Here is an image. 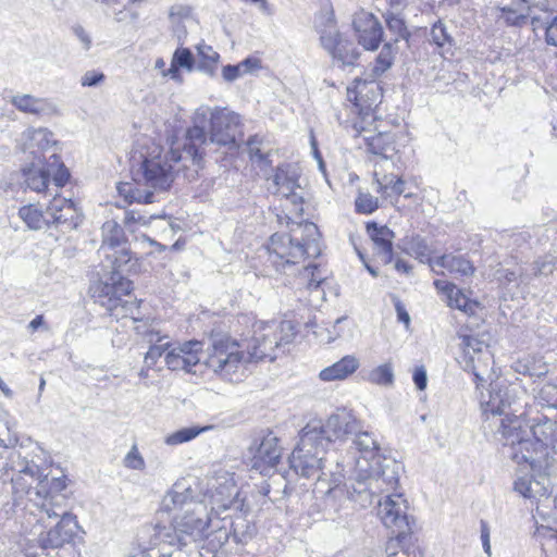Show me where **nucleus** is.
Listing matches in <instances>:
<instances>
[{
  "mask_svg": "<svg viewBox=\"0 0 557 557\" xmlns=\"http://www.w3.org/2000/svg\"><path fill=\"white\" fill-rule=\"evenodd\" d=\"M238 334L234 323L230 332H210L209 344L202 361L205 368L219 379L236 382L250 364L273 361L277 350L293 343L296 331L288 321H261L253 323L250 337Z\"/></svg>",
  "mask_w": 557,
  "mask_h": 557,
  "instance_id": "f257e3e1",
  "label": "nucleus"
},
{
  "mask_svg": "<svg viewBox=\"0 0 557 557\" xmlns=\"http://www.w3.org/2000/svg\"><path fill=\"white\" fill-rule=\"evenodd\" d=\"M497 431L511 459L531 469L546 463L557 443V422L535 405H527L520 414H503Z\"/></svg>",
  "mask_w": 557,
  "mask_h": 557,
  "instance_id": "f03ea898",
  "label": "nucleus"
},
{
  "mask_svg": "<svg viewBox=\"0 0 557 557\" xmlns=\"http://www.w3.org/2000/svg\"><path fill=\"white\" fill-rule=\"evenodd\" d=\"M207 141L206 131L194 125L185 133L182 150L172 147L165 151L154 146L143 158L139 165L145 185L156 191H166L180 172L188 178L198 177L205 166Z\"/></svg>",
  "mask_w": 557,
  "mask_h": 557,
  "instance_id": "7ed1b4c3",
  "label": "nucleus"
},
{
  "mask_svg": "<svg viewBox=\"0 0 557 557\" xmlns=\"http://www.w3.org/2000/svg\"><path fill=\"white\" fill-rule=\"evenodd\" d=\"M287 231L273 233L252 258L251 267L261 276L285 274L321 253L320 233L312 222H287Z\"/></svg>",
  "mask_w": 557,
  "mask_h": 557,
  "instance_id": "20e7f679",
  "label": "nucleus"
},
{
  "mask_svg": "<svg viewBox=\"0 0 557 557\" xmlns=\"http://www.w3.org/2000/svg\"><path fill=\"white\" fill-rule=\"evenodd\" d=\"M354 131L363 138L367 152L382 159L399 157L411 140L403 124L385 117H377L367 124L361 121Z\"/></svg>",
  "mask_w": 557,
  "mask_h": 557,
  "instance_id": "39448f33",
  "label": "nucleus"
},
{
  "mask_svg": "<svg viewBox=\"0 0 557 557\" xmlns=\"http://www.w3.org/2000/svg\"><path fill=\"white\" fill-rule=\"evenodd\" d=\"M133 290L134 285L131 280L113 272L109 282H99L91 287V296L116 321L123 319L139 321L141 300L134 296Z\"/></svg>",
  "mask_w": 557,
  "mask_h": 557,
  "instance_id": "423d86ee",
  "label": "nucleus"
},
{
  "mask_svg": "<svg viewBox=\"0 0 557 557\" xmlns=\"http://www.w3.org/2000/svg\"><path fill=\"white\" fill-rule=\"evenodd\" d=\"M407 500L401 494H392L380 503L379 516L383 525L389 531L385 543L387 555H397L401 549L409 555V545L413 542V519L406 512Z\"/></svg>",
  "mask_w": 557,
  "mask_h": 557,
  "instance_id": "0eeeda50",
  "label": "nucleus"
},
{
  "mask_svg": "<svg viewBox=\"0 0 557 557\" xmlns=\"http://www.w3.org/2000/svg\"><path fill=\"white\" fill-rule=\"evenodd\" d=\"M20 173L25 188L41 195L48 193L50 182L55 187L63 188L72 178L69 168L55 153L48 160L36 159L24 164Z\"/></svg>",
  "mask_w": 557,
  "mask_h": 557,
  "instance_id": "6e6552de",
  "label": "nucleus"
},
{
  "mask_svg": "<svg viewBox=\"0 0 557 557\" xmlns=\"http://www.w3.org/2000/svg\"><path fill=\"white\" fill-rule=\"evenodd\" d=\"M346 99L349 103L351 117L349 126L354 131L359 122L367 124L379 116L376 109L383 99V89L375 81L357 78L347 87Z\"/></svg>",
  "mask_w": 557,
  "mask_h": 557,
  "instance_id": "1a4fd4ad",
  "label": "nucleus"
},
{
  "mask_svg": "<svg viewBox=\"0 0 557 557\" xmlns=\"http://www.w3.org/2000/svg\"><path fill=\"white\" fill-rule=\"evenodd\" d=\"M77 530L76 517L64 513L53 528L39 537V552L35 557H76L78 552L73 541Z\"/></svg>",
  "mask_w": 557,
  "mask_h": 557,
  "instance_id": "9d476101",
  "label": "nucleus"
},
{
  "mask_svg": "<svg viewBox=\"0 0 557 557\" xmlns=\"http://www.w3.org/2000/svg\"><path fill=\"white\" fill-rule=\"evenodd\" d=\"M244 134L239 116L225 109H215L210 116L211 141L237 150Z\"/></svg>",
  "mask_w": 557,
  "mask_h": 557,
  "instance_id": "9b49d317",
  "label": "nucleus"
},
{
  "mask_svg": "<svg viewBox=\"0 0 557 557\" xmlns=\"http://www.w3.org/2000/svg\"><path fill=\"white\" fill-rule=\"evenodd\" d=\"M165 350L164 363L169 370L195 373V367L201 361L203 343L198 339L183 343L165 342Z\"/></svg>",
  "mask_w": 557,
  "mask_h": 557,
  "instance_id": "f8f14e48",
  "label": "nucleus"
},
{
  "mask_svg": "<svg viewBox=\"0 0 557 557\" xmlns=\"http://www.w3.org/2000/svg\"><path fill=\"white\" fill-rule=\"evenodd\" d=\"M433 285L436 292L444 297L449 309L458 310L469 318L475 317L482 311L483 305L478 298L473 297L472 289L458 287L447 280H435Z\"/></svg>",
  "mask_w": 557,
  "mask_h": 557,
  "instance_id": "ddd939ff",
  "label": "nucleus"
},
{
  "mask_svg": "<svg viewBox=\"0 0 557 557\" xmlns=\"http://www.w3.org/2000/svg\"><path fill=\"white\" fill-rule=\"evenodd\" d=\"M319 443L312 438H302L294 448L289 463L290 468L304 478L318 475L323 469L322 458L319 457Z\"/></svg>",
  "mask_w": 557,
  "mask_h": 557,
  "instance_id": "4468645a",
  "label": "nucleus"
},
{
  "mask_svg": "<svg viewBox=\"0 0 557 557\" xmlns=\"http://www.w3.org/2000/svg\"><path fill=\"white\" fill-rule=\"evenodd\" d=\"M358 44L368 51H375L383 41V27L377 17L369 12L357 13L352 21Z\"/></svg>",
  "mask_w": 557,
  "mask_h": 557,
  "instance_id": "2eb2a0df",
  "label": "nucleus"
},
{
  "mask_svg": "<svg viewBox=\"0 0 557 557\" xmlns=\"http://www.w3.org/2000/svg\"><path fill=\"white\" fill-rule=\"evenodd\" d=\"M461 347L466 366L469 367L473 373L476 384L484 381L482 376L493 364V358L488 350H483V343L471 335H463L461 337Z\"/></svg>",
  "mask_w": 557,
  "mask_h": 557,
  "instance_id": "dca6fc26",
  "label": "nucleus"
},
{
  "mask_svg": "<svg viewBox=\"0 0 557 557\" xmlns=\"http://www.w3.org/2000/svg\"><path fill=\"white\" fill-rule=\"evenodd\" d=\"M355 445L360 456L358 462L364 461L367 466L363 470L368 476L383 475V461L385 456L382 454L381 448L374 437L367 433H359L356 436Z\"/></svg>",
  "mask_w": 557,
  "mask_h": 557,
  "instance_id": "f3484780",
  "label": "nucleus"
},
{
  "mask_svg": "<svg viewBox=\"0 0 557 557\" xmlns=\"http://www.w3.org/2000/svg\"><path fill=\"white\" fill-rule=\"evenodd\" d=\"M51 225H65L70 230L76 228L82 222V213L72 199L60 195L53 196L48 203Z\"/></svg>",
  "mask_w": 557,
  "mask_h": 557,
  "instance_id": "a211bd4d",
  "label": "nucleus"
},
{
  "mask_svg": "<svg viewBox=\"0 0 557 557\" xmlns=\"http://www.w3.org/2000/svg\"><path fill=\"white\" fill-rule=\"evenodd\" d=\"M366 230L374 244L375 256L380 263L386 265L393 261L394 233L386 225L371 221L366 223Z\"/></svg>",
  "mask_w": 557,
  "mask_h": 557,
  "instance_id": "6ab92c4d",
  "label": "nucleus"
},
{
  "mask_svg": "<svg viewBox=\"0 0 557 557\" xmlns=\"http://www.w3.org/2000/svg\"><path fill=\"white\" fill-rule=\"evenodd\" d=\"M282 458V448L275 437H264L252 457V468L265 475Z\"/></svg>",
  "mask_w": 557,
  "mask_h": 557,
  "instance_id": "aec40b11",
  "label": "nucleus"
},
{
  "mask_svg": "<svg viewBox=\"0 0 557 557\" xmlns=\"http://www.w3.org/2000/svg\"><path fill=\"white\" fill-rule=\"evenodd\" d=\"M165 337L166 336L158 337L157 343L151 345L145 354L144 364L138 375L146 385L152 383L162 371L160 359L161 357L165 358L166 355L165 343H162V339Z\"/></svg>",
  "mask_w": 557,
  "mask_h": 557,
  "instance_id": "412c9836",
  "label": "nucleus"
},
{
  "mask_svg": "<svg viewBox=\"0 0 557 557\" xmlns=\"http://www.w3.org/2000/svg\"><path fill=\"white\" fill-rule=\"evenodd\" d=\"M321 41L323 47L344 64H354L358 60L359 53L354 44L341 34L322 36Z\"/></svg>",
  "mask_w": 557,
  "mask_h": 557,
  "instance_id": "4be33fe9",
  "label": "nucleus"
},
{
  "mask_svg": "<svg viewBox=\"0 0 557 557\" xmlns=\"http://www.w3.org/2000/svg\"><path fill=\"white\" fill-rule=\"evenodd\" d=\"M434 267L448 271V273L458 277H470L475 273V265L465 255L444 253L433 261Z\"/></svg>",
  "mask_w": 557,
  "mask_h": 557,
  "instance_id": "5701e85b",
  "label": "nucleus"
},
{
  "mask_svg": "<svg viewBox=\"0 0 557 557\" xmlns=\"http://www.w3.org/2000/svg\"><path fill=\"white\" fill-rule=\"evenodd\" d=\"M360 367L359 359L354 355H346L333 364L322 369L319 379L323 382L344 381L351 376Z\"/></svg>",
  "mask_w": 557,
  "mask_h": 557,
  "instance_id": "b1692460",
  "label": "nucleus"
},
{
  "mask_svg": "<svg viewBox=\"0 0 557 557\" xmlns=\"http://www.w3.org/2000/svg\"><path fill=\"white\" fill-rule=\"evenodd\" d=\"M17 215L22 222L33 231H39L51 226V216L48 214V207L44 209L39 202L21 206L18 208Z\"/></svg>",
  "mask_w": 557,
  "mask_h": 557,
  "instance_id": "393cba45",
  "label": "nucleus"
},
{
  "mask_svg": "<svg viewBox=\"0 0 557 557\" xmlns=\"http://www.w3.org/2000/svg\"><path fill=\"white\" fill-rule=\"evenodd\" d=\"M374 181L377 185L376 193L384 198L393 196L398 198L401 195L405 197L410 196L405 193L406 181L399 175L375 171Z\"/></svg>",
  "mask_w": 557,
  "mask_h": 557,
  "instance_id": "a878e982",
  "label": "nucleus"
},
{
  "mask_svg": "<svg viewBox=\"0 0 557 557\" xmlns=\"http://www.w3.org/2000/svg\"><path fill=\"white\" fill-rule=\"evenodd\" d=\"M299 288L312 292L327 280L326 270L318 263H308L296 275Z\"/></svg>",
  "mask_w": 557,
  "mask_h": 557,
  "instance_id": "bb28decb",
  "label": "nucleus"
},
{
  "mask_svg": "<svg viewBox=\"0 0 557 557\" xmlns=\"http://www.w3.org/2000/svg\"><path fill=\"white\" fill-rule=\"evenodd\" d=\"M195 65V59L188 48H177L172 57L171 65L168 70L162 72L163 76H170L172 79L182 83L183 76L181 69L191 71Z\"/></svg>",
  "mask_w": 557,
  "mask_h": 557,
  "instance_id": "cd10ccee",
  "label": "nucleus"
},
{
  "mask_svg": "<svg viewBox=\"0 0 557 557\" xmlns=\"http://www.w3.org/2000/svg\"><path fill=\"white\" fill-rule=\"evenodd\" d=\"M531 9L524 0L513 1L510 5L500 9L499 18L509 26H522L528 23Z\"/></svg>",
  "mask_w": 557,
  "mask_h": 557,
  "instance_id": "c85d7f7f",
  "label": "nucleus"
},
{
  "mask_svg": "<svg viewBox=\"0 0 557 557\" xmlns=\"http://www.w3.org/2000/svg\"><path fill=\"white\" fill-rule=\"evenodd\" d=\"M117 191L127 203H152L154 195L152 190H144L136 183L123 182L117 185Z\"/></svg>",
  "mask_w": 557,
  "mask_h": 557,
  "instance_id": "c756f323",
  "label": "nucleus"
},
{
  "mask_svg": "<svg viewBox=\"0 0 557 557\" xmlns=\"http://www.w3.org/2000/svg\"><path fill=\"white\" fill-rule=\"evenodd\" d=\"M11 104L18 111L40 115L48 107L46 99L37 98L32 95H16L11 98Z\"/></svg>",
  "mask_w": 557,
  "mask_h": 557,
  "instance_id": "7c9ffc66",
  "label": "nucleus"
},
{
  "mask_svg": "<svg viewBox=\"0 0 557 557\" xmlns=\"http://www.w3.org/2000/svg\"><path fill=\"white\" fill-rule=\"evenodd\" d=\"M387 29L395 35L394 42L399 40L409 41L411 33L408 29L405 20L394 12H387L383 15Z\"/></svg>",
  "mask_w": 557,
  "mask_h": 557,
  "instance_id": "2f4dec72",
  "label": "nucleus"
},
{
  "mask_svg": "<svg viewBox=\"0 0 557 557\" xmlns=\"http://www.w3.org/2000/svg\"><path fill=\"white\" fill-rule=\"evenodd\" d=\"M396 55V49L393 42H386L383 45L381 52L375 58L372 72L375 76H380L385 73L394 63Z\"/></svg>",
  "mask_w": 557,
  "mask_h": 557,
  "instance_id": "473e14b6",
  "label": "nucleus"
},
{
  "mask_svg": "<svg viewBox=\"0 0 557 557\" xmlns=\"http://www.w3.org/2000/svg\"><path fill=\"white\" fill-rule=\"evenodd\" d=\"M379 209V199L370 193L359 191L355 199V211L359 214H371Z\"/></svg>",
  "mask_w": 557,
  "mask_h": 557,
  "instance_id": "72a5a7b5",
  "label": "nucleus"
},
{
  "mask_svg": "<svg viewBox=\"0 0 557 557\" xmlns=\"http://www.w3.org/2000/svg\"><path fill=\"white\" fill-rule=\"evenodd\" d=\"M208 429H209V426H205V428L193 426V428L181 429V430L170 434L166 437V444L178 445V444L189 442V441L194 440L196 436H198L201 432H203Z\"/></svg>",
  "mask_w": 557,
  "mask_h": 557,
  "instance_id": "f704fd0d",
  "label": "nucleus"
},
{
  "mask_svg": "<svg viewBox=\"0 0 557 557\" xmlns=\"http://www.w3.org/2000/svg\"><path fill=\"white\" fill-rule=\"evenodd\" d=\"M369 381L376 385H391L394 381L393 367L391 363H384L374 368L369 373Z\"/></svg>",
  "mask_w": 557,
  "mask_h": 557,
  "instance_id": "c9c22d12",
  "label": "nucleus"
},
{
  "mask_svg": "<svg viewBox=\"0 0 557 557\" xmlns=\"http://www.w3.org/2000/svg\"><path fill=\"white\" fill-rule=\"evenodd\" d=\"M219 59V53L213 51L210 47L207 48V51L200 50L199 69L207 71L209 73H213L216 70Z\"/></svg>",
  "mask_w": 557,
  "mask_h": 557,
  "instance_id": "e433bc0d",
  "label": "nucleus"
},
{
  "mask_svg": "<svg viewBox=\"0 0 557 557\" xmlns=\"http://www.w3.org/2000/svg\"><path fill=\"white\" fill-rule=\"evenodd\" d=\"M431 37L432 42L440 48L444 47L446 44L451 42V39L447 34L445 26L441 22H437L432 26Z\"/></svg>",
  "mask_w": 557,
  "mask_h": 557,
  "instance_id": "4c0bfd02",
  "label": "nucleus"
},
{
  "mask_svg": "<svg viewBox=\"0 0 557 557\" xmlns=\"http://www.w3.org/2000/svg\"><path fill=\"white\" fill-rule=\"evenodd\" d=\"M124 466L133 470H141L145 467V461L138 451L136 445H134L124 458Z\"/></svg>",
  "mask_w": 557,
  "mask_h": 557,
  "instance_id": "58836bf2",
  "label": "nucleus"
},
{
  "mask_svg": "<svg viewBox=\"0 0 557 557\" xmlns=\"http://www.w3.org/2000/svg\"><path fill=\"white\" fill-rule=\"evenodd\" d=\"M544 40L547 46L557 48V14L549 18L545 25Z\"/></svg>",
  "mask_w": 557,
  "mask_h": 557,
  "instance_id": "ea45409f",
  "label": "nucleus"
},
{
  "mask_svg": "<svg viewBox=\"0 0 557 557\" xmlns=\"http://www.w3.org/2000/svg\"><path fill=\"white\" fill-rule=\"evenodd\" d=\"M123 243H126V238L123 230L119 226H115L112 235L103 240V245H107L111 249L119 247Z\"/></svg>",
  "mask_w": 557,
  "mask_h": 557,
  "instance_id": "a19ab883",
  "label": "nucleus"
},
{
  "mask_svg": "<svg viewBox=\"0 0 557 557\" xmlns=\"http://www.w3.org/2000/svg\"><path fill=\"white\" fill-rule=\"evenodd\" d=\"M104 75L98 71H89L82 77V85L85 87H91L103 82Z\"/></svg>",
  "mask_w": 557,
  "mask_h": 557,
  "instance_id": "79ce46f5",
  "label": "nucleus"
},
{
  "mask_svg": "<svg viewBox=\"0 0 557 557\" xmlns=\"http://www.w3.org/2000/svg\"><path fill=\"white\" fill-rule=\"evenodd\" d=\"M515 491L525 498L532 497L531 480L528 478H519L515 482Z\"/></svg>",
  "mask_w": 557,
  "mask_h": 557,
  "instance_id": "37998d69",
  "label": "nucleus"
},
{
  "mask_svg": "<svg viewBox=\"0 0 557 557\" xmlns=\"http://www.w3.org/2000/svg\"><path fill=\"white\" fill-rule=\"evenodd\" d=\"M222 74H223V77L225 81L227 82H233L235 81L236 78L240 77L242 75H244V71L240 66V64H236V65H226L223 67L222 70Z\"/></svg>",
  "mask_w": 557,
  "mask_h": 557,
  "instance_id": "c03bdc74",
  "label": "nucleus"
},
{
  "mask_svg": "<svg viewBox=\"0 0 557 557\" xmlns=\"http://www.w3.org/2000/svg\"><path fill=\"white\" fill-rule=\"evenodd\" d=\"M245 74L253 73L261 69V60L257 57H248L242 62H239Z\"/></svg>",
  "mask_w": 557,
  "mask_h": 557,
  "instance_id": "a18cd8bd",
  "label": "nucleus"
},
{
  "mask_svg": "<svg viewBox=\"0 0 557 557\" xmlns=\"http://www.w3.org/2000/svg\"><path fill=\"white\" fill-rule=\"evenodd\" d=\"M48 482V479L45 478L40 483ZM49 488L46 491L47 495L52 494L53 492H61L66 487L64 478H54L49 483H47Z\"/></svg>",
  "mask_w": 557,
  "mask_h": 557,
  "instance_id": "49530a36",
  "label": "nucleus"
},
{
  "mask_svg": "<svg viewBox=\"0 0 557 557\" xmlns=\"http://www.w3.org/2000/svg\"><path fill=\"white\" fill-rule=\"evenodd\" d=\"M413 382L420 391H423L426 387L428 380L423 367H419L414 370Z\"/></svg>",
  "mask_w": 557,
  "mask_h": 557,
  "instance_id": "de8ad7c7",
  "label": "nucleus"
},
{
  "mask_svg": "<svg viewBox=\"0 0 557 557\" xmlns=\"http://www.w3.org/2000/svg\"><path fill=\"white\" fill-rule=\"evenodd\" d=\"M395 308L398 320L403 322L406 326H408L410 323V317L400 300H396Z\"/></svg>",
  "mask_w": 557,
  "mask_h": 557,
  "instance_id": "09e8293b",
  "label": "nucleus"
},
{
  "mask_svg": "<svg viewBox=\"0 0 557 557\" xmlns=\"http://www.w3.org/2000/svg\"><path fill=\"white\" fill-rule=\"evenodd\" d=\"M481 540L483 543V547L486 553L490 552L491 545H490V530L487 528V524L482 521L481 523Z\"/></svg>",
  "mask_w": 557,
  "mask_h": 557,
  "instance_id": "8fccbe9b",
  "label": "nucleus"
},
{
  "mask_svg": "<svg viewBox=\"0 0 557 557\" xmlns=\"http://www.w3.org/2000/svg\"><path fill=\"white\" fill-rule=\"evenodd\" d=\"M232 323H234L236 325V327L238 329V334H235V336L239 337V334H244V336L250 337L252 335V333L250 335H248L244 332V330H246V326H243V323L240 322V320L238 318L231 320L228 327L232 325ZM252 331H253V329L251 330V332Z\"/></svg>",
  "mask_w": 557,
  "mask_h": 557,
  "instance_id": "3c124183",
  "label": "nucleus"
},
{
  "mask_svg": "<svg viewBox=\"0 0 557 557\" xmlns=\"http://www.w3.org/2000/svg\"><path fill=\"white\" fill-rule=\"evenodd\" d=\"M395 268L399 272L408 273L411 270V267L404 260L398 259L395 262Z\"/></svg>",
  "mask_w": 557,
  "mask_h": 557,
  "instance_id": "603ef678",
  "label": "nucleus"
},
{
  "mask_svg": "<svg viewBox=\"0 0 557 557\" xmlns=\"http://www.w3.org/2000/svg\"><path fill=\"white\" fill-rule=\"evenodd\" d=\"M44 322V318L42 315H37L35 317L30 323H29V327L33 330V331H36Z\"/></svg>",
  "mask_w": 557,
  "mask_h": 557,
  "instance_id": "864d4df0",
  "label": "nucleus"
},
{
  "mask_svg": "<svg viewBox=\"0 0 557 557\" xmlns=\"http://www.w3.org/2000/svg\"><path fill=\"white\" fill-rule=\"evenodd\" d=\"M141 220V218H136L135 216V212L134 211H129L126 213V216H125V224H131V223H135V222H139Z\"/></svg>",
  "mask_w": 557,
  "mask_h": 557,
  "instance_id": "5fc2aeb1",
  "label": "nucleus"
},
{
  "mask_svg": "<svg viewBox=\"0 0 557 557\" xmlns=\"http://www.w3.org/2000/svg\"><path fill=\"white\" fill-rule=\"evenodd\" d=\"M0 391L5 396H11L12 395V391L8 387V385L3 382V380L1 377H0Z\"/></svg>",
  "mask_w": 557,
  "mask_h": 557,
  "instance_id": "6e6d98bb",
  "label": "nucleus"
},
{
  "mask_svg": "<svg viewBox=\"0 0 557 557\" xmlns=\"http://www.w3.org/2000/svg\"><path fill=\"white\" fill-rule=\"evenodd\" d=\"M164 65H165V62H164V60H163V59H161V58H160V59H158V60L156 61V67L163 69V67H164Z\"/></svg>",
  "mask_w": 557,
  "mask_h": 557,
  "instance_id": "4d7b16f0",
  "label": "nucleus"
},
{
  "mask_svg": "<svg viewBox=\"0 0 557 557\" xmlns=\"http://www.w3.org/2000/svg\"><path fill=\"white\" fill-rule=\"evenodd\" d=\"M278 180H280V175H278V173H275V176H274V183H275L276 185H278V184H280Z\"/></svg>",
  "mask_w": 557,
  "mask_h": 557,
  "instance_id": "13d9d810",
  "label": "nucleus"
},
{
  "mask_svg": "<svg viewBox=\"0 0 557 557\" xmlns=\"http://www.w3.org/2000/svg\"><path fill=\"white\" fill-rule=\"evenodd\" d=\"M124 255L126 256V258L123 261L124 262L129 261L131 260L129 253L127 251H125Z\"/></svg>",
  "mask_w": 557,
  "mask_h": 557,
  "instance_id": "bf43d9fd",
  "label": "nucleus"
},
{
  "mask_svg": "<svg viewBox=\"0 0 557 557\" xmlns=\"http://www.w3.org/2000/svg\"><path fill=\"white\" fill-rule=\"evenodd\" d=\"M490 411H491L492 414H496V413L500 414V410L498 408L496 410L491 409Z\"/></svg>",
  "mask_w": 557,
  "mask_h": 557,
  "instance_id": "052dcab7",
  "label": "nucleus"
},
{
  "mask_svg": "<svg viewBox=\"0 0 557 557\" xmlns=\"http://www.w3.org/2000/svg\"><path fill=\"white\" fill-rule=\"evenodd\" d=\"M547 373V369H545L544 371L540 372L537 375H544Z\"/></svg>",
  "mask_w": 557,
  "mask_h": 557,
  "instance_id": "680f3d73",
  "label": "nucleus"
},
{
  "mask_svg": "<svg viewBox=\"0 0 557 557\" xmlns=\"http://www.w3.org/2000/svg\"><path fill=\"white\" fill-rule=\"evenodd\" d=\"M44 385H45V381H44V380H41V382H40V387H44Z\"/></svg>",
  "mask_w": 557,
  "mask_h": 557,
  "instance_id": "e2e57ef3",
  "label": "nucleus"
},
{
  "mask_svg": "<svg viewBox=\"0 0 557 557\" xmlns=\"http://www.w3.org/2000/svg\"><path fill=\"white\" fill-rule=\"evenodd\" d=\"M396 555H388V557H395Z\"/></svg>",
  "mask_w": 557,
  "mask_h": 557,
  "instance_id": "0e129e2a",
  "label": "nucleus"
},
{
  "mask_svg": "<svg viewBox=\"0 0 557 557\" xmlns=\"http://www.w3.org/2000/svg\"><path fill=\"white\" fill-rule=\"evenodd\" d=\"M555 503H556V506H557V497L555 498Z\"/></svg>",
  "mask_w": 557,
  "mask_h": 557,
  "instance_id": "69168bd1",
  "label": "nucleus"
}]
</instances>
